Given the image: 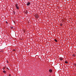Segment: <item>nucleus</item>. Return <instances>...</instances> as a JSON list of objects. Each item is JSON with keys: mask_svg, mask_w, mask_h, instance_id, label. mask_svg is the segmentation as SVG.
<instances>
[{"mask_svg": "<svg viewBox=\"0 0 76 76\" xmlns=\"http://www.w3.org/2000/svg\"><path fill=\"white\" fill-rule=\"evenodd\" d=\"M25 13L26 14H28V11L27 10H26V11H25Z\"/></svg>", "mask_w": 76, "mask_h": 76, "instance_id": "4", "label": "nucleus"}, {"mask_svg": "<svg viewBox=\"0 0 76 76\" xmlns=\"http://www.w3.org/2000/svg\"><path fill=\"white\" fill-rule=\"evenodd\" d=\"M6 66L5 67H4L3 68V69L4 70V69H5V68H6Z\"/></svg>", "mask_w": 76, "mask_h": 76, "instance_id": "11", "label": "nucleus"}, {"mask_svg": "<svg viewBox=\"0 0 76 76\" xmlns=\"http://www.w3.org/2000/svg\"><path fill=\"white\" fill-rule=\"evenodd\" d=\"M35 17L36 18H38V14H37L35 15Z\"/></svg>", "mask_w": 76, "mask_h": 76, "instance_id": "3", "label": "nucleus"}, {"mask_svg": "<svg viewBox=\"0 0 76 76\" xmlns=\"http://www.w3.org/2000/svg\"><path fill=\"white\" fill-rule=\"evenodd\" d=\"M49 72H53V70H52V69H49Z\"/></svg>", "mask_w": 76, "mask_h": 76, "instance_id": "5", "label": "nucleus"}, {"mask_svg": "<svg viewBox=\"0 0 76 76\" xmlns=\"http://www.w3.org/2000/svg\"><path fill=\"white\" fill-rule=\"evenodd\" d=\"M59 59H60V60H61V61L63 60V58H60Z\"/></svg>", "mask_w": 76, "mask_h": 76, "instance_id": "9", "label": "nucleus"}, {"mask_svg": "<svg viewBox=\"0 0 76 76\" xmlns=\"http://www.w3.org/2000/svg\"><path fill=\"white\" fill-rule=\"evenodd\" d=\"M55 42H57V40L56 39H55Z\"/></svg>", "mask_w": 76, "mask_h": 76, "instance_id": "10", "label": "nucleus"}, {"mask_svg": "<svg viewBox=\"0 0 76 76\" xmlns=\"http://www.w3.org/2000/svg\"><path fill=\"white\" fill-rule=\"evenodd\" d=\"M6 23H8V22H7V21H6Z\"/></svg>", "mask_w": 76, "mask_h": 76, "instance_id": "12", "label": "nucleus"}, {"mask_svg": "<svg viewBox=\"0 0 76 76\" xmlns=\"http://www.w3.org/2000/svg\"><path fill=\"white\" fill-rule=\"evenodd\" d=\"M7 63H9V61H7Z\"/></svg>", "mask_w": 76, "mask_h": 76, "instance_id": "15", "label": "nucleus"}, {"mask_svg": "<svg viewBox=\"0 0 76 76\" xmlns=\"http://www.w3.org/2000/svg\"><path fill=\"white\" fill-rule=\"evenodd\" d=\"M9 76H11V75H9Z\"/></svg>", "mask_w": 76, "mask_h": 76, "instance_id": "16", "label": "nucleus"}, {"mask_svg": "<svg viewBox=\"0 0 76 76\" xmlns=\"http://www.w3.org/2000/svg\"><path fill=\"white\" fill-rule=\"evenodd\" d=\"M14 51H15V50H14Z\"/></svg>", "mask_w": 76, "mask_h": 76, "instance_id": "17", "label": "nucleus"}, {"mask_svg": "<svg viewBox=\"0 0 76 76\" xmlns=\"http://www.w3.org/2000/svg\"><path fill=\"white\" fill-rule=\"evenodd\" d=\"M74 66H76V64H74Z\"/></svg>", "mask_w": 76, "mask_h": 76, "instance_id": "13", "label": "nucleus"}, {"mask_svg": "<svg viewBox=\"0 0 76 76\" xmlns=\"http://www.w3.org/2000/svg\"><path fill=\"white\" fill-rule=\"evenodd\" d=\"M10 28H11V29H13V27L11 26Z\"/></svg>", "mask_w": 76, "mask_h": 76, "instance_id": "8", "label": "nucleus"}, {"mask_svg": "<svg viewBox=\"0 0 76 76\" xmlns=\"http://www.w3.org/2000/svg\"><path fill=\"white\" fill-rule=\"evenodd\" d=\"M30 4H31V3H30V2H28L26 4V5L28 6H29V5H30Z\"/></svg>", "mask_w": 76, "mask_h": 76, "instance_id": "2", "label": "nucleus"}, {"mask_svg": "<svg viewBox=\"0 0 76 76\" xmlns=\"http://www.w3.org/2000/svg\"><path fill=\"white\" fill-rule=\"evenodd\" d=\"M65 63H66L67 64H68V62H67V61H66L65 62Z\"/></svg>", "mask_w": 76, "mask_h": 76, "instance_id": "7", "label": "nucleus"}, {"mask_svg": "<svg viewBox=\"0 0 76 76\" xmlns=\"http://www.w3.org/2000/svg\"><path fill=\"white\" fill-rule=\"evenodd\" d=\"M60 25L61 26H62V24H61Z\"/></svg>", "mask_w": 76, "mask_h": 76, "instance_id": "14", "label": "nucleus"}, {"mask_svg": "<svg viewBox=\"0 0 76 76\" xmlns=\"http://www.w3.org/2000/svg\"><path fill=\"white\" fill-rule=\"evenodd\" d=\"M3 72L4 73H5V74H6V71H3Z\"/></svg>", "mask_w": 76, "mask_h": 76, "instance_id": "6", "label": "nucleus"}, {"mask_svg": "<svg viewBox=\"0 0 76 76\" xmlns=\"http://www.w3.org/2000/svg\"><path fill=\"white\" fill-rule=\"evenodd\" d=\"M15 5V6L16 7V9H19V7H18V4H16Z\"/></svg>", "mask_w": 76, "mask_h": 76, "instance_id": "1", "label": "nucleus"}]
</instances>
